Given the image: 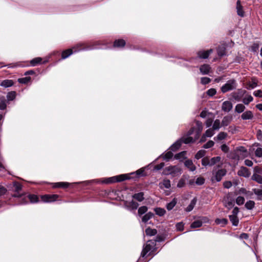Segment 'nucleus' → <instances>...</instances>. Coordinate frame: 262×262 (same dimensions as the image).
<instances>
[{
  "label": "nucleus",
  "mask_w": 262,
  "mask_h": 262,
  "mask_svg": "<svg viewBox=\"0 0 262 262\" xmlns=\"http://www.w3.org/2000/svg\"><path fill=\"white\" fill-rule=\"evenodd\" d=\"M253 94L256 97L262 98V90L255 91L254 92Z\"/></svg>",
  "instance_id": "obj_62"
},
{
  "label": "nucleus",
  "mask_w": 262,
  "mask_h": 262,
  "mask_svg": "<svg viewBox=\"0 0 262 262\" xmlns=\"http://www.w3.org/2000/svg\"><path fill=\"white\" fill-rule=\"evenodd\" d=\"M220 165L213 167L212 171V177H211L212 182H220L222 180L223 177H224L227 173L226 169L224 168H220L221 167Z\"/></svg>",
  "instance_id": "obj_2"
},
{
  "label": "nucleus",
  "mask_w": 262,
  "mask_h": 262,
  "mask_svg": "<svg viewBox=\"0 0 262 262\" xmlns=\"http://www.w3.org/2000/svg\"><path fill=\"white\" fill-rule=\"evenodd\" d=\"M154 216V214L150 212H148L145 214L142 218V221L144 223H146L148 220H149L152 216Z\"/></svg>",
  "instance_id": "obj_33"
},
{
  "label": "nucleus",
  "mask_w": 262,
  "mask_h": 262,
  "mask_svg": "<svg viewBox=\"0 0 262 262\" xmlns=\"http://www.w3.org/2000/svg\"><path fill=\"white\" fill-rule=\"evenodd\" d=\"M13 84V82L12 80H3L1 84V85L4 86L5 88H8L12 86Z\"/></svg>",
  "instance_id": "obj_31"
},
{
  "label": "nucleus",
  "mask_w": 262,
  "mask_h": 262,
  "mask_svg": "<svg viewBox=\"0 0 262 262\" xmlns=\"http://www.w3.org/2000/svg\"><path fill=\"white\" fill-rule=\"evenodd\" d=\"M250 173H251L249 169L245 167H242L237 172L238 176L246 178L249 177L250 175Z\"/></svg>",
  "instance_id": "obj_13"
},
{
  "label": "nucleus",
  "mask_w": 262,
  "mask_h": 262,
  "mask_svg": "<svg viewBox=\"0 0 262 262\" xmlns=\"http://www.w3.org/2000/svg\"><path fill=\"white\" fill-rule=\"evenodd\" d=\"M69 184L66 182H58L56 183L54 185V187H62V188H67L69 186Z\"/></svg>",
  "instance_id": "obj_37"
},
{
  "label": "nucleus",
  "mask_w": 262,
  "mask_h": 262,
  "mask_svg": "<svg viewBox=\"0 0 262 262\" xmlns=\"http://www.w3.org/2000/svg\"><path fill=\"white\" fill-rule=\"evenodd\" d=\"M7 107L6 100L4 97L0 98V109L4 110Z\"/></svg>",
  "instance_id": "obj_42"
},
{
  "label": "nucleus",
  "mask_w": 262,
  "mask_h": 262,
  "mask_svg": "<svg viewBox=\"0 0 262 262\" xmlns=\"http://www.w3.org/2000/svg\"><path fill=\"white\" fill-rule=\"evenodd\" d=\"M215 223L217 224H222L223 225H225L227 224L228 220L226 219H217L215 220Z\"/></svg>",
  "instance_id": "obj_50"
},
{
  "label": "nucleus",
  "mask_w": 262,
  "mask_h": 262,
  "mask_svg": "<svg viewBox=\"0 0 262 262\" xmlns=\"http://www.w3.org/2000/svg\"><path fill=\"white\" fill-rule=\"evenodd\" d=\"M232 108V104L230 101H226L223 103L222 109L223 111L229 112Z\"/></svg>",
  "instance_id": "obj_14"
},
{
  "label": "nucleus",
  "mask_w": 262,
  "mask_h": 262,
  "mask_svg": "<svg viewBox=\"0 0 262 262\" xmlns=\"http://www.w3.org/2000/svg\"><path fill=\"white\" fill-rule=\"evenodd\" d=\"M129 177L126 174H121L118 176L108 178L102 181L104 183H112L116 182H121L128 179Z\"/></svg>",
  "instance_id": "obj_6"
},
{
  "label": "nucleus",
  "mask_w": 262,
  "mask_h": 262,
  "mask_svg": "<svg viewBox=\"0 0 262 262\" xmlns=\"http://www.w3.org/2000/svg\"><path fill=\"white\" fill-rule=\"evenodd\" d=\"M214 144V143L212 140H209L208 142H207L206 144H205L203 145V148H209L210 147H212Z\"/></svg>",
  "instance_id": "obj_56"
},
{
  "label": "nucleus",
  "mask_w": 262,
  "mask_h": 262,
  "mask_svg": "<svg viewBox=\"0 0 262 262\" xmlns=\"http://www.w3.org/2000/svg\"><path fill=\"white\" fill-rule=\"evenodd\" d=\"M145 232L147 235L152 236L156 235L157 233V231L156 229H152L150 228H148L146 229Z\"/></svg>",
  "instance_id": "obj_41"
},
{
  "label": "nucleus",
  "mask_w": 262,
  "mask_h": 262,
  "mask_svg": "<svg viewBox=\"0 0 262 262\" xmlns=\"http://www.w3.org/2000/svg\"><path fill=\"white\" fill-rule=\"evenodd\" d=\"M255 206V202L253 201H248L245 204V207L248 210L252 209Z\"/></svg>",
  "instance_id": "obj_35"
},
{
  "label": "nucleus",
  "mask_w": 262,
  "mask_h": 262,
  "mask_svg": "<svg viewBox=\"0 0 262 262\" xmlns=\"http://www.w3.org/2000/svg\"><path fill=\"white\" fill-rule=\"evenodd\" d=\"M206 151L204 150H200L198 151L195 156V158L197 159L203 158L205 155Z\"/></svg>",
  "instance_id": "obj_45"
},
{
  "label": "nucleus",
  "mask_w": 262,
  "mask_h": 262,
  "mask_svg": "<svg viewBox=\"0 0 262 262\" xmlns=\"http://www.w3.org/2000/svg\"><path fill=\"white\" fill-rule=\"evenodd\" d=\"M133 198L135 199L139 202H142L144 199V193L141 192L135 193L133 195Z\"/></svg>",
  "instance_id": "obj_26"
},
{
  "label": "nucleus",
  "mask_w": 262,
  "mask_h": 262,
  "mask_svg": "<svg viewBox=\"0 0 262 262\" xmlns=\"http://www.w3.org/2000/svg\"><path fill=\"white\" fill-rule=\"evenodd\" d=\"M202 164L204 166H210L209 158L206 157L202 159Z\"/></svg>",
  "instance_id": "obj_49"
},
{
  "label": "nucleus",
  "mask_w": 262,
  "mask_h": 262,
  "mask_svg": "<svg viewBox=\"0 0 262 262\" xmlns=\"http://www.w3.org/2000/svg\"><path fill=\"white\" fill-rule=\"evenodd\" d=\"M126 44L125 41L122 39L116 40L114 42V47L117 48H122L125 46Z\"/></svg>",
  "instance_id": "obj_20"
},
{
  "label": "nucleus",
  "mask_w": 262,
  "mask_h": 262,
  "mask_svg": "<svg viewBox=\"0 0 262 262\" xmlns=\"http://www.w3.org/2000/svg\"><path fill=\"white\" fill-rule=\"evenodd\" d=\"M152 248V246L149 243H147L146 244V245L143 247V249L142 250V251L141 253V256L142 257H144L145 256V255H146V254L149 252L150 251L151 249Z\"/></svg>",
  "instance_id": "obj_17"
},
{
  "label": "nucleus",
  "mask_w": 262,
  "mask_h": 262,
  "mask_svg": "<svg viewBox=\"0 0 262 262\" xmlns=\"http://www.w3.org/2000/svg\"><path fill=\"white\" fill-rule=\"evenodd\" d=\"M232 120V116L231 115H228L225 116L221 123V125L223 126H227L228 125Z\"/></svg>",
  "instance_id": "obj_18"
},
{
  "label": "nucleus",
  "mask_w": 262,
  "mask_h": 262,
  "mask_svg": "<svg viewBox=\"0 0 262 262\" xmlns=\"http://www.w3.org/2000/svg\"><path fill=\"white\" fill-rule=\"evenodd\" d=\"M177 203V200L174 198L171 202L168 203L166 205V208L168 210H172Z\"/></svg>",
  "instance_id": "obj_28"
},
{
  "label": "nucleus",
  "mask_w": 262,
  "mask_h": 262,
  "mask_svg": "<svg viewBox=\"0 0 262 262\" xmlns=\"http://www.w3.org/2000/svg\"><path fill=\"white\" fill-rule=\"evenodd\" d=\"M236 87V82L234 79H230L221 87V91L225 93L229 91L234 90Z\"/></svg>",
  "instance_id": "obj_5"
},
{
  "label": "nucleus",
  "mask_w": 262,
  "mask_h": 262,
  "mask_svg": "<svg viewBox=\"0 0 262 262\" xmlns=\"http://www.w3.org/2000/svg\"><path fill=\"white\" fill-rule=\"evenodd\" d=\"M185 185V180L183 179H180L177 184V187L179 188L183 187Z\"/></svg>",
  "instance_id": "obj_60"
},
{
  "label": "nucleus",
  "mask_w": 262,
  "mask_h": 262,
  "mask_svg": "<svg viewBox=\"0 0 262 262\" xmlns=\"http://www.w3.org/2000/svg\"><path fill=\"white\" fill-rule=\"evenodd\" d=\"M251 179H252V180L256 181L258 183L262 184V176H261L258 174L254 173L252 175Z\"/></svg>",
  "instance_id": "obj_29"
},
{
  "label": "nucleus",
  "mask_w": 262,
  "mask_h": 262,
  "mask_svg": "<svg viewBox=\"0 0 262 262\" xmlns=\"http://www.w3.org/2000/svg\"><path fill=\"white\" fill-rule=\"evenodd\" d=\"M59 195L57 194H46L42 195L41 198L43 202L49 203L56 201Z\"/></svg>",
  "instance_id": "obj_10"
},
{
  "label": "nucleus",
  "mask_w": 262,
  "mask_h": 262,
  "mask_svg": "<svg viewBox=\"0 0 262 262\" xmlns=\"http://www.w3.org/2000/svg\"><path fill=\"white\" fill-rule=\"evenodd\" d=\"M236 9H237V14L241 16H244V12L243 10V6L241 4V2L239 0H238L236 3Z\"/></svg>",
  "instance_id": "obj_19"
},
{
  "label": "nucleus",
  "mask_w": 262,
  "mask_h": 262,
  "mask_svg": "<svg viewBox=\"0 0 262 262\" xmlns=\"http://www.w3.org/2000/svg\"><path fill=\"white\" fill-rule=\"evenodd\" d=\"M176 228L179 231H183L184 230V224L182 222L177 223L176 224Z\"/></svg>",
  "instance_id": "obj_61"
},
{
  "label": "nucleus",
  "mask_w": 262,
  "mask_h": 262,
  "mask_svg": "<svg viewBox=\"0 0 262 262\" xmlns=\"http://www.w3.org/2000/svg\"><path fill=\"white\" fill-rule=\"evenodd\" d=\"M205 183V179L203 177H199L195 181V183L198 185H203Z\"/></svg>",
  "instance_id": "obj_58"
},
{
  "label": "nucleus",
  "mask_w": 262,
  "mask_h": 262,
  "mask_svg": "<svg viewBox=\"0 0 262 262\" xmlns=\"http://www.w3.org/2000/svg\"><path fill=\"white\" fill-rule=\"evenodd\" d=\"M182 143H184V142L182 141V138L180 140L176 141L170 146L171 150L172 151H177L181 147Z\"/></svg>",
  "instance_id": "obj_16"
},
{
  "label": "nucleus",
  "mask_w": 262,
  "mask_h": 262,
  "mask_svg": "<svg viewBox=\"0 0 262 262\" xmlns=\"http://www.w3.org/2000/svg\"><path fill=\"white\" fill-rule=\"evenodd\" d=\"M6 192V188L5 187L0 185V196L5 194Z\"/></svg>",
  "instance_id": "obj_64"
},
{
  "label": "nucleus",
  "mask_w": 262,
  "mask_h": 262,
  "mask_svg": "<svg viewBox=\"0 0 262 262\" xmlns=\"http://www.w3.org/2000/svg\"><path fill=\"white\" fill-rule=\"evenodd\" d=\"M197 202V199L196 198H194L191 201L190 204L187 206V207L185 209L186 211L190 212L191 211L195 206Z\"/></svg>",
  "instance_id": "obj_22"
},
{
  "label": "nucleus",
  "mask_w": 262,
  "mask_h": 262,
  "mask_svg": "<svg viewBox=\"0 0 262 262\" xmlns=\"http://www.w3.org/2000/svg\"><path fill=\"white\" fill-rule=\"evenodd\" d=\"M210 81H211V79L208 77H202L201 79V82L203 85L207 84L209 83Z\"/></svg>",
  "instance_id": "obj_55"
},
{
  "label": "nucleus",
  "mask_w": 262,
  "mask_h": 262,
  "mask_svg": "<svg viewBox=\"0 0 262 262\" xmlns=\"http://www.w3.org/2000/svg\"><path fill=\"white\" fill-rule=\"evenodd\" d=\"M217 54L220 56H223L226 55V47L224 45L219 46L217 49Z\"/></svg>",
  "instance_id": "obj_27"
},
{
  "label": "nucleus",
  "mask_w": 262,
  "mask_h": 262,
  "mask_svg": "<svg viewBox=\"0 0 262 262\" xmlns=\"http://www.w3.org/2000/svg\"><path fill=\"white\" fill-rule=\"evenodd\" d=\"M184 164L190 171H193L195 170L196 167L193 165L192 161L191 160H186Z\"/></svg>",
  "instance_id": "obj_21"
},
{
  "label": "nucleus",
  "mask_w": 262,
  "mask_h": 262,
  "mask_svg": "<svg viewBox=\"0 0 262 262\" xmlns=\"http://www.w3.org/2000/svg\"><path fill=\"white\" fill-rule=\"evenodd\" d=\"M232 184L230 181H225L223 183V186L226 188H229L232 186Z\"/></svg>",
  "instance_id": "obj_63"
},
{
  "label": "nucleus",
  "mask_w": 262,
  "mask_h": 262,
  "mask_svg": "<svg viewBox=\"0 0 262 262\" xmlns=\"http://www.w3.org/2000/svg\"><path fill=\"white\" fill-rule=\"evenodd\" d=\"M229 217L233 226H237L239 221L237 216L230 215Z\"/></svg>",
  "instance_id": "obj_32"
},
{
  "label": "nucleus",
  "mask_w": 262,
  "mask_h": 262,
  "mask_svg": "<svg viewBox=\"0 0 262 262\" xmlns=\"http://www.w3.org/2000/svg\"><path fill=\"white\" fill-rule=\"evenodd\" d=\"M147 207L146 206H141L138 209V214L140 215H141L144 214L147 211Z\"/></svg>",
  "instance_id": "obj_51"
},
{
  "label": "nucleus",
  "mask_w": 262,
  "mask_h": 262,
  "mask_svg": "<svg viewBox=\"0 0 262 262\" xmlns=\"http://www.w3.org/2000/svg\"><path fill=\"white\" fill-rule=\"evenodd\" d=\"M73 53V49H69L63 51L61 54V58L64 59L68 58Z\"/></svg>",
  "instance_id": "obj_23"
},
{
  "label": "nucleus",
  "mask_w": 262,
  "mask_h": 262,
  "mask_svg": "<svg viewBox=\"0 0 262 262\" xmlns=\"http://www.w3.org/2000/svg\"><path fill=\"white\" fill-rule=\"evenodd\" d=\"M94 48L92 46L85 42H81L74 46L72 49H73V52H76L81 50H92Z\"/></svg>",
  "instance_id": "obj_7"
},
{
  "label": "nucleus",
  "mask_w": 262,
  "mask_h": 262,
  "mask_svg": "<svg viewBox=\"0 0 262 262\" xmlns=\"http://www.w3.org/2000/svg\"><path fill=\"white\" fill-rule=\"evenodd\" d=\"M224 204L225 207L229 210L231 209L234 205V201L232 198L227 196L224 200Z\"/></svg>",
  "instance_id": "obj_11"
},
{
  "label": "nucleus",
  "mask_w": 262,
  "mask_h": 262,
  "mask_svg": "<svg viewBox=\"0 0 262 262\" xmlns=\"http://www.w3.org/2000/svg\"><path fill=\"white\" fill-rule=\"evenodd\" d=\"M221 126V122L219 119H216L213 124L212 129L213 130H218Z\"/></svg>",
  "instance_id": "obj_43"
},
{
  "label": "nucleus",
  "mask_w": 262,
  "mask_h": 262,
  "mask_svg": "<svg viewBox=\"0 0 262 262\" xmlns=\"http://www.w3.org/2000/svg\"><path fill=\"white\" fill-rule=\"evenodd\" d=\"M221 160V158L219 156L209 158L210 166L214 165L216 163L219 162Z\"/></svg>",
  "instance_id": "obj_30"
},
{
  "label": "nucleus",
  "mask_w": 262,
  "mask_h": 262,
  "mask_svg": "<svg viewBox=\"0 0 262 262\" xmlns=\"http://www.w3.org/2000/svg\"><path fill=\"white\" fill-rule=\"evenodd\" d=\"M212 128L208 129L204 134L206 137H211L214 135V132Z\"/></svg>",
  "instance_id": "obj_53"
},
{
  "label": "nucleus",
  "mask_w": 262,
  "mask_h": 262,
  "mask_svg": "<svg viewBox=\"0 0 262 262\" xmlns=\"http://www.w3.org/2000/svg\"><path fill=\"white\" fill-rule=\"evenodd\" d=\"M255 154L257 157H262V148L260 147L257 148L255 151Z\"/></svg>",
  "instance_id": "obj_59"
},
{
  "label": "nucleus",
  "mask_w": 262,
  "mask_h": 262,
  "mask_svg": "<svg viewBox=\"0 0 262 262\" xmlns=\"http://www.w3.org/2000/svg\"><path fill=\"white\" fill-rule=\"evenodd\" d=\"M196 129L194 137H191L194 131V128L192 127L188 132L187 135L182 137V141L185 144H188L190 143L194 142L200 137V134L202 132L203 126L202 123L200 121H196Z\"/></svg>",
  "instance_id": "obj_1"
},
{
  "label": "nucleus",
  "mask_w": 262,
  "mask_h": 262,
  "mask_svg": "<svg viewBox=\"0 0 262 262\" xmlns=\"http://www.w3.org/2000/svg\"><path fill=\"white\" fill-rule=\"evenodd\" d=\"M245 109V106L243 104H238L236 105L235 110L236 112L241 113Z\"/></svg>",
  "instance_id": "obj_40"
},
{
  "label": "nucleus",
  "mask_w": 262,
  "mask_h": 262,
  "mask_svg": "<svg viewBox=\"0 0 262 262\" xmlns=\"http://www.w3.org/2000/svg\"><path fill=\"white\" fill-rule=\"evenodd\" d=\"M186 151H183L175 155L174 159L177 160H179L180 161H183L184 159H186Z\"/></svg>",
  "instance_id": "obj_25"
},
{
  "label": "nucleus",
  "mask_w": 262,
  "mask_h": 262,
  "mask_svg": "<svg viewBox=\"0 0 262 262\" xmlns=\"http://www.w3.org/2000/svg\"><path fill=\"white\" fill-rule=\"evenodd\" d=\"M202 225V222L200 220H197L193 222L191 224V228H199L201 227Z\"/></svg>",
  "instance_id": "obj_39"
},
{
  "label": "nucleus",
  "mask_w": 262,
  "mask_h": 262,
  "mask_svg": "<svg viewBox=\"0 0 262 262\" xmlns=\"http://www.w3.org/2000/svg\"><path fill=\"white\" fill-rule=\"evenodd\" d=\"M15 97L16 92L15 91L10 92L7 95V99L8 101H12L15 99Z\"/></svg>",
  "instance_id": "obj_34"
},
{
  "label": "nucleus",
  "mask_w": 262,
  "mask_h": 262,
  "mask_svg": "<svg viewBox=\"0 0 262 262\" xmlns=\"http://www.w3.org/2000/svg\"><path fill=\"white\" fill-rule=\"evenodd\" d=\"M155 212H156V214L159 216H163L166 213V211L165 210V209L163 208H156Z\"/></svg>",
  "instance_id": "obj_44"
},
{
  "label": "nucleus",
  "mask_w": 262,
  "mask_h": 262,
  "mask_svg": "<svg viewBox=\"0 0 262 262\" xmlns=\"http://www.w3.org/2000/svg\"><path fill=\"white\" fill-rule=\"evenodd\" d=\"M211 68L209 64H204L200 66V71L203 75L209 74L211 72Z\"/></svg>",
  "instance_id": "obj_12"
},
{
  "label": "nucleus",
  "mask_w": 262,
  "mask_h": 262,
  "mask_svg": "<svg viewBox=\"0 0 262 262\" xmlns=\"http://www.w3.org/2000/svg\"><path fill=\"white\" fill-rule=\"evenodd\" d=\"M30 201L32 203H37L38 202V198L35 194H29L28 195H24L20 201V204H25Z\"/></svg>",
  "instance_id": "obj_8"
},
{
  "label": "nucleus",
  "mask_w": 262,
  "mask_h": 262,
  "mask_svg": "<svg viewBox=\"0 0 262 262\" xmlns=\"http://www.w3.org/2000/svg\"><path fill=\"white\" fill-rule=\"evenodd\" d=\"M31 80L30 77H26L21 78H19L18 81L20 83H27Z\"/></svg>",
  "instance_id": "obj_47"
},
{
  "label": "nucleus",
  "mask_w": 262,
  "mask_h": 262,
  "mask_svg": "<svg viewBox=\"0 0 262 262\" xmlns=\"http://www.w3.org/2000/svg\"><path fill=\"white\" fill-rule=\"evenodd\" d=\"M124 206L127 209L132 210L137 209L139 206V204L132 200L131 201H125Z\"/></svg>",
  "instance_id": "obj_9"
},
{
  "label": "nucleus",
  "mask_w": 262,
  "mask_h": 262,
  "mask_svg": "<svg viewBox=\"0 0 262 262\" xmlns=\"http://www.w3.org/2000/svg\"><path fill=\"white\" fill-rule=\"evenodd\" d=\"M253 97L251 95H249L247 97H245L243 100V102L245 104H248L250 102L253 101Z\"/></svg>",
  "instance_id": "obj_46"
},
{
  "label": "nucleus",
  "mask_w": 262,
  "mask_h": 262,
  "mask_svg": "<svg viewBox=\"0 0 262 262\" xmlns=\"http://www.w3.org/2000/svg\"><path fill=\"white\" fill-rule=\"evenodd\" d=\"M243 120L251 119L253 117L252 113L249 111L244 112L241 116Z\"/></svg>",
  "instance_id": "obj_24"
},
{
  "label": "nucleus",
  "mask_w": 262,
  "mask_h": 262,
  "mask_svg": "<svg viewBox=\"0 0 262 262\" xmlns=\"http://www.w3.org/2000/svg\"><path fill=\"white\" fill-rule=\"evenodd\" d=\"M162 185L166 188H169L171 187L170 181L168 179H165L163 181Z\"/></svg>",
  "instance_id": "obj_48"
},
{
  "label": "nucleus",
  "mask_w": 262,
  "mask_h": 262,
  "mask_svg": "<svg viewBox=\"0 0 262 262\" xmlns=\"http://www.w3.org/2000/svg\"><path fill=\"white\" fill-rule=\"evenodd\" d=\"M212 52V49H210L207 51H200L198 52V56L200 58L206 59L208 57L209 55Z\"/></svg>",
  "instance_id": "obj_15"
},
{
  "label": "nucleus",
  "mask_w": 262,
  "mask_h": 262,
  "mask_svg": "<svg viewBox=\"0 0 262 262\" xmlns=\"http://www.w3.org/2000/svg\"><path fill=\"white\" fill-rule=\"evenodd\" d=\"M164 172L166 175H171L172 177H177L182 173V169L178 165L169 166L164 168Z\"/></svg>",
  "instance_id": "obj_3"
},
{
  "label": "nucleus",
  "mask_w": 262,
  "mask_h": 262,
  "mask_svg": "<svg viewBox=\"0 0 262 262\" xmlns=\"http://www.w3.org/2000/svg\"><path fill=\"white\" fill-rule=\"evenodd\" d=\"M11 190L14 193L12 194V196L15 198L23 197V193L21 192L22 185L18 182H14L11 187Z\"/></svg>",
  "instance_id": "obj_4"
},
{
  "label": "nucleus",
  "mask_w": 262,
  "mask_h": 262,
  "mask_svg": "<svg viewBox=\"0 0 262 262\" xmlns=\"http://www.w3.org/2000/svg\"><path fill=\"white\" fill-rule=\"evenodd\" d=\"M245 199L243 196H239L236 199V203L238 205H242L244 204Z\"/></svg>",
  "instance_id": "obj_54"
},
{
  "label": "nucleus",
  "mask_w": 262,
  "mask_h": 262,
  "mask_svg": "<svg viewBox=\"0 0 262 262\" xmlns=\"http://www.w3.org/2000/svg\"><path fill=\"white\" fill-rule=\"evenodd\" d=\"M173 153L171 151H169L165 154L163 159L165 160L169 161L173 157Z\"/></svg>",
  "instance_id": "obj_52"
},
{
  "label": "nucleus",
  "mask_w": 262,
  "mask_h": 262,
  "mask_svg": "<svg viewBox=\"0 0 262 262\" xmlns=\"http://www.w3.org/2000/svg\"><path fill=\"white\" fill-rule=\"evenodd\" d=\"M207 94L209 96H213L216 93V91L215 89H210L206 92Z\"/></svg>",
  "instance_id": "obj_57"
},
{
  "label": "nucleus",
  "mask_w": 262,
  "mask_h": 262,
  "mask_svg": "<svg viewBox=\"0 0 262 262\" xmlns=\"http://www.w3.org/2000/svg\"><path fill=\"white\" fill-rule=\"evenodd\" d=\"M227 136V133L225 132H220L216 137H214V140L220 141L225 139Z\"/></svg>",
  "instance_id": "obj_36"
},
{
  "label": "nucleus",
  "mask_w": 262,
  "mask_h": 262,
  "mask_svg": "<svg viewBox=\"0 0 262 262\" xmlns=\"http://www.w3.org/2000/svg\"><path fill=\"white\" fill-rule=\"evenodd\" d=\"M42 61L41 57H36L30 61V63L32 66H36L37 64L40 63Z\"/></svg>",
  "instance_id": "obj_38"
}]
</instances>
